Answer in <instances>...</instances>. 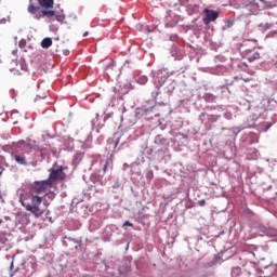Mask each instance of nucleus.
<instances>
[{
  "instance_id": "f257e3e1",
  "label": "nucleus",
  "mask_w": 277,
  "mask_h": 277,
  "mask_svg": "<svg viewBox=\"0 0 277 277\" xmlns=\"http://www.w3.org/2000/svg\"><path fill=\"white\" fill-rule=\"evenodd\" d=\"M53 187L49 180L37 181L30 186L29 192H24L19 196V202L22 207H25L26 211H29L35 217H42L47 206L42 203L44 197H40L39 194H44L47 189Z\"/></svg>"
},
{
  "instance_id": "f03ea898",
  "label": "nucleus",
  "mask_w": 277,
  "mask_h": 277,
  "mask_svg": "<svg viewBox=\"0 0 277 277\" xmlns=\"http://www.w3.org/2000/svg\"><path fill=\"white\" fill-rule=\"evenodd\" d=\"M53 4L54 0H38L39 6H36V4H34V0H30L27 10L29 14H34L37 21H40V18H44V16L47 18L53 19V17L55 16V11H53Z\"/></svg>"
},
{
  "instance_id": "7ed1b4c3",
  "label": "nucleus",
  "mask_w": 277,
  "mask_h": 277,
  "mask_svg": "<svg viewBox=\"0 0 277 277\" xmlns=\"http://www.w3.org/2000/svg\"><path fill=\"white\" fill-rule=\"evenodd\" d=\"M11 159H13L17 166H29V160L27 159V145L25 143L15 145L11 151Z\"/></svg>"
},
{
  "instance_id": "20e7f679",
  "label": "nucleus",
  "mask_w": 277,
  "mask_h": 277,
  "mask_svg": "<svg viewBox=\"0 0 277 277\" xmlns=\"http://www.w3.org/2000/svg\"><path fill=\"white\" fill-rule=\"evenodd\" d=\"M56 181H66V173L64 172V167L50 170L48 182L53 187V183H55Z\"/></svg>"
},
{
  "instance_id": "39448f33",
  "label": "nucleus",
  "mask_w": 277,
  "mask_h": 277,
  "mask_svg": "<svg viewBox=\"0 0 277 277\" xmlns=\"http://www.w3.org/2000/svg\"><path fill=\"white\" fill-rule=\"evenodd\" d=\"M203 14H206V17H203V25H209L210 23H213V21H217L220 17L219 12L209 9H205Z\"/></svg>"
},
{
  "instance_id": "423d86ee",
  "label": "nucleus",
  "mask_w": 277,
  "mask_h": 277,
  "mask_svg": "<svg viewBox=\"0 0 277 277\" xmlns=\"http://www.w3.org/2000/svg\"><path fill=\"white\" fill-rule=\"evenodd\" d=\"M243 57L245 60H248V62H255V60H260L261 58V53H259V51L256 50H246L243 52Z\"/></svg>"
},
{
  "instance_id": "0eeeda50",
  "label": "nucleus",
  "mask_w": 277,
  "mask_h": 277,
  "mask_svg": "<svg viewBox=\"0 0 277 277\" xmlns=\"http://www.w3.org/2000/svg\"><path fill=\"white\" fill-rule=\"evenodd\" d=\"M42 49H49L50 47H53V40L51 38H44L41 41Z\"/></svg>"
},
{
  "instance_id": "6e6552de",
  "label": "nucleus",
  "mask_w": 277,
  "mask_h": 277,
  "mask_svg": "<svg viewBox=\"0 0 277 277\" xmlns=\"http://www.w3.org/2000/svg\"><path fill=\"white\" fill-rule=\"evenodd\" d=\"M136 81L140 85H146V83H148V78L146 76H140Z\"/></svg>"
},
{
  "instance_id": "1a4fd4ad",
  "label": "nucleus",
  "mask_w": 277,
  "mask_h": 277,
  "mask_svg": "<svg viewBox=\"0 0 277 277\" xmlns=\"http://www.w3.org/2000/svg\"><path fill=\"white\" fill-rule=\"evenodd\" d=\"M18 47H19V49H26V47H27V40L22 39V40L18 42Z\"/></svg>"
},
{
  "instance_id": "9d476101",
  "label": "nucleus",
  "mask_w": 277,
  "mask_h": 277,
  "mask_svg": "<svg viewBox=\"0 0 277 277\" xmlns=\"http://www.w3.org/2000/svg\"><path fill=\"white\" fill-rule=\"evenodd\" d=\"M54 16H55V21H57L58 23L64 22V15H54Z\"/></svg>"
},
{
  "instance_id": "9b49d317",
  "label": "nucleus",
  "mask_w": 277,
  "mask_h": 277,
  "mask_svg": "<svg viewBox=\"0 0 277 277\" xmlns=\"http://www.w3.org/2000/svg\"><path fill=\"white\" fill-rule=\"evenodd\" d=\"M107 168H109V160H106V161H105L103 171H104V172H107Z\"/></svg>"
},
{
  "instance_id": "f8f14e48",
  "label": "nucleus",
  "mask_w": 277,
  "mask_h": 277,
  "mask_svg": "<svg viewBox=\"0 0 277 277\" xmlns=\"http://www.w3.org/2000/svg\"><path fill=\"white\" fill-rule=\"evenodd\" d=\"M199 207H205L207 205V201L205 199H200L198 201Z\"/></svg>"
},
{
  "instance_id": "ddd939ff",
  "label": "nucleus",
  "mask_w": 277,
  "mask_h": 277,
  "mask_svg": "<svg viewBox=\"0 0 277 277\" xmlns=\"http://www.w3.org/2000/svg\"><path fill=\"white\" fill-rule=\"evenodd\" d=\"M235 272L237 274H241V268H234L233 272H232V276H234Z\"/></svg>"
},
{
  "instance_id": "4468645a",
  "label": "nucleus",
  "mask_w": 277,
  "mask_h": 277,
  "mask_svg": "<svg viewBox=\"0 0 277 277\" xmlns=\"http://www.w3.org/2000/svg\"><path fill=\"white\" fill-rule=\"evenodd\" d=\"M123 226H133V224H132L131 222H129V221H126V222L123 223Z\"/></svg>"
},
{
  "instance_id": "2eb2a0df",
  "label": "nucleus",
  "mask_w": 277,
  "mask_h": 277,
  "mask_svg": "<svg viewBox=\"0 0 277 277\" xmlns=\"http://www.w3.org/2000/svg\"><path fill=\"white\" fill-rule=\"evenodd\" d=\"M227 27H233V23L229 22L228 25H227Z\"/></svg>"
},
{
  "instance_id": "dca6fc26",
  "label": "nucleus",
  "mask_w": 277,
  "mask_h": 277,
  "mask_svg": "<svg viewBox=\"0 0 277 277\" xmlns=\"http://www.w3.org/2000/svg\"><path fill=\"white\" fill-rule=\"evenodd\" d=\"M89 35V32L88 31H85L84 34H83V38H85V36H88Z\"/></svg>"
},
{
  "instance_id": "f3484780",
  "label": "nucleus",
  "mask_w": 277,
  "mask_h": 277,
  "mask_svg": "<svg viewBox=\"0 0 277 277\" xmlns=\"http://www.w3.org/2000/svg\"><path fill=\"white\" fill-rule=\"evenodd\" d=\"M243 81L248 82V81H250V79H248V78H245V79H243Z\"/></svg>"
},
{
  "instance_id": "a211bd4d",
  "label": "nucleus",
  "mask_w": 277,
  "mask_h": 277,
  "mask_svg": "<svg viewBox=\"0 0 277 277\" xmlns=\"http://www.w3.org/2000/svg\"><path fill=\"white\" fill-rule=\"evenodd\" d=\"M0 224H3V220L0 219Z\"/></svg>"
}]
</instances>
